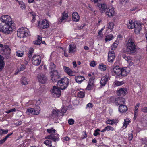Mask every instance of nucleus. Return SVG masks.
Listing matches in <instances>:
<instances>
[{
	"label": "nucleus",
	"mask_w": 147,
	"mask_h": 147,
	"mask_svg": "<svg viewBox=\"0 0 147 147\" xmlns=\"http://www.w3.org/2000/svg\"><path fill=\"white\" fill-rule=\"evenodd\" d=\"M114 26V24L112 22H109L108 24V29L112 30L113 29Z\"/></svg>",
	"instance_id": "de8ad7c7"
},
{
	"label": "nucleus",
	"mask_w": 147,
	"mask_h": 147,
	"mask_svg": "<svg viewBox=\"0 0 147 147\" xmlns=\"http://www.w3.org/2000/svg\"><path fill=\"white\" fill-rule=\"evenodd\" d=\"M109 77L108 76L105 75L102 77L101 80L100 82L102 86H104L107 83Z\"/></svg>",
	"instance_id": "b1692460"
},
{
	"label": "nucleus",
	"mask_w": 147,
	"mask_h": 147,
	"mask_svg": "<svg viewBox=\"0 0 147 147\" xmlns=\"http://www.w3.org/2000/svg\"><path fill=\"white\" fill-rule=\"evenodd\" d=\"M41 59L40 56L38 55H34L32 57V62L33 65L38 66L41 63Z\"/></svg>",
	"instance_id": "6e6552de"
},
{
	"label": "nucleus",
	"mask_w": 147,
	"mask_h": 147,
	"mask_svg": "<svg viewBox=\"0 0 147 147\" xmlns=\"http://www.w3.org/2000/svg\"><path fill=\"white\" fill-rule=\"evenodd\" d=\"M126 51L129 53H133L136 51V45L134 40L130 37L127 38Z\"/></svg>",
	"instance_id": "f257e3e1"
},
{
	"label": "nucleus",
	"mask_w": 147,
	"mask_h": 147,
	"mask_svg": "<svg viewBox=\"0 0 147 147\" xmlns=\"http://www.w3.org/2000/svg\"><path fill=\"white\" fill-rule=\"evenodd\" d=\"M134 28V31L136 34H139L142 28L141 25L140 23H136Z\"/></svg>",
	"instance_id": "4be33fe9"
},
{
	"label": "nucleus",
	"mask_w": 147,
	"mask_h": 147,
	"mask_svg": "<svg viewBox=\"0 0 147 147\" xmlns=\"http://www.w3.org/2000/svg\"><path fill=\"white\" fill-rule=\"evenodd\" d=\"M66 111L67 110L65 107H63L61 110L60 112L62 113H65L66 112Z\"/></svg>",
	"instance_id": "13d9d810"
},
{
	"label": "nucleus",
	"mask_w": 147,
	"mask_h": 147,
	"mask_svg": "<svg viewBox=\"0 0 147 147\" xmlns=\"http://www.w3.org/2000/svg\"><path fill=\"white\" fill-rule=\"evenodd\" d=\"M2 51L3 54L7 56L10 54L11 49L8 45H5L2 48Z\"/></svg>",
	"instance_id": "ddd939ff"
},
{
	"label": "nucleus",
	"mask_w": 147,
	"mask_h": 147,
	"mask_svg": "<svg viewBox=\"0 0 147 147\" xmlns=\"http://www.w3.org/2000/svg\"><path fill=\"white\" fill-rule=\"evenodd\" d=\"M37 40L35 41L34 44L38 45H40L41 42L42 40V37L39 35H38Z\"/></svg>",
	"instance_id": "c9c22d12"
},
{
	"label": "nucleus",
	"mask_w": 147,
	"mask_h": 147,
	"mask_svg": "<svg viewBox=\"0 0 147 147\" xmlns=\"http://www.w3.org/2000/svg\"><path fill=\"white\" fill-rule=\"evenodd\" d=\"M55 65L52 63H51L50 64L49 68L50 69L52 70L55 69Z\"/></svg>",
	"instance_id": "603ef678"
},
{
	"label": "nucleus",
	"mask_w": 147,
	"mask_h": 147,
	"mask_svg": "<svg viewBox=\"0 0 147 147\" xmlns=\"http://www.w3.org/2000/svg\"><path fill=\"white\" fill-rule=\"evenodd\" d=\"M72 19L75 22L78 21L80 17L76 12H73L72 14Z\"/></svg>",
	"instance_id": "c85d7f7f"
},
{
	"label": "nucleus",
	"mask_w": 147,
	"mask_h": 147,
	"mask_svg": "<svg viewBox=\"0 0 147 147\" xmlns=\"http://www.w3.org/2000/svg\"><path fill=\"white\" fill-rule=\"evenodd\" d=\"M12 133L7 134L3 139L0 140V144L3 143L6 140L7 138H8L11 135Z\"/></svg>",
	"instance_id": "f704fd0d"
},
{
	"label": "nucleus",
	"mask_w": 147,
	"mask_h": 147,
	"mask_svg": "<svg viewBox=\"0 0 147 147\" xmlns=\"http://www.w3.org/2000/svg\"><path fill=\"white\" fill-rule=\"evenodd\" d=\"M28 15L32 17V22H34L36 20V19L35 18V14L33 12H31L28 13Z\"/></svg>",
	"instance_id": "e433bc0d"
},
{
	"label": "nucleus",
	"mask_w": 147,
	"mask_h": 147,
	"mask_svg": "<svg viewBox=\"0 0 147 147\" xmlns=\"http://www.w3.org/2000/svg\"><path fill=\"white\" fill-rule=\"evenodd\" d=\"M44 144L48 147H54L51 144V141L50 140H46L44 142Z\"/></svg>",
	"instance_id": "473e14b6"
},
{
	"label": "nucleus",
	"mask_w": 147,
	"mask_h": 147,
	"mask_svg": "<svg viewBox=\"0 0 147 147\" xmlns=\"http://www.w3.org/2000/svg\"><path fill=\"white\" fill-rule=\"evenodd\" d=\"M69 82V80L67 78L65 77L58 81L57 85L61 90H64L67 87Z\"/></svg>",
	"instance_id": "20e7f679"
},
{
	"label": "nucleus",
	"mask_w": 147,
	"mask_h": 147,
	"mask_svg": "<svg viewBox=\"0 0 147 147\" xmlns=\"http://www.w3.org/2000/svg\"><path fill=\"white\" fill-rule=\"evenodd\" d=\"M125 100L124 98L121 97H119L115 99V102L116 105H122L125 103Z\"/></svg>",
	"instance_id": "2eb2a0df"
},
{
	"label": "nucleus",
	"mask_w": 147,
	"mask_h": 147,
	"mask_svg": "<svg viewBox=\"0 0 147 147\" xmlns=\"http://www.w3.org/2000/svg\"><path fill=\"white\" fill-rule=\"evenodd\" d=\"M98 6L102 11V13H103L104 12H105L106 10L107 9V6L105 4L103 3L99 4L98 5Z\"/></svg>",
	"instance_id": "cd10ccee"
},
{
	"label": "nucleus",
	"mask_w": 147,
	"mask_h": 147,
	"mask_svg": "<svg viewBox=\"0 0 147 147\" xmlns=\"http://www.w3.org/2000/svg\"><path fill=\"white\" fill-rule=\"evenodd\" d=\"M141 110L145 113H147V107H144L141 108Z\"/></svg>",
	"instance_id": "bf43d9fd"
},
{
	"label": "nucleus",
	"mask_w": 147,
	"mask_h": 147,
	"mask_svg": "<svg viewBox=\"0 0 147 147\" xmlns=\"http://www.w3.org/2000/svg\"><path fill=\"white\" fill-rule=\"evenodd\" d=\"M63 69L64 71L69 76H72L74 75V72L69 67L64 66L63 67Z\"/></svg>",
	"instance_id": "aec40b11"
},
{
	"label": "nucleus",
	"mask_w": 147,
	"mask_h": 147,
	"mask_svg": "<svg viewBox=\"0 0 147 147\" xmlns=\"http://www.w3.org/2000/svg\"><path fill=\"white\" fill-rule=\"evenodd\" d=\"M113 38V36L112 35H109L106 36L105 40L106 41L111 40Z\"/></svg>",
	"instance_id": "a18cd8bd"
},
{
	"label": "nucleus",
	"mask_w": 147,
	"mask_h": 147,
	"mask_svg": "<svg viewBox=\"0 0 147 147\" xmlns=\"http://www.w3.org/2000/svg\"><path fill=\"white\" fill-rule=\"evenodd\" d=\"M112 122V125L113 124H116L118 122V121L116 119H113L111 120Z\"/></svg>",
	"instance_id": "338daca9"
},
{
	"label": "nucleus",
	"mask_w": 147,
	"mask_h": 147,
	"mask_svg": "<svg viewBox=\"0 0 147 147\" xmlns=\"http://www.w3.org/2000/svg\"><path fill=\"white\" fill-rule=\"evenodd\" d=\"M34 49L33 48H30L29 52L28 53V56L29 58H31L32 57V55L33 53Z\"/></svg>",
	"instance_id": "ea45409f"
},
{
	"label": "nucleus",
	"mask_w": 147,
	"mask_h": 147,
	"mask_svg": "<svg viewBox=\"0 0 147 147\" xmlns=\"http://www.w3.org/2000/svg\"><path fill=\"white\" fill-rule=\"evenodd\" d=\"M107 130L109 131L111 130V131H113L115 130V129L113 127L110 126H108L106 127Z\"/></svg>",
	"instance_id": "3c124183"
},
{
	"label": "nucleus",
	"mask_w": 147,
	"mask_h": 147,
	"mask_svg": "<svg viewBox=\"0 0 147 147\" xmlns=\"http://www.w3.org/2000/svg\"><path fill=\"white\" fill-rule=\"evenodd\" d=\"M3 57L0 55V71L3 69L4 66V63L3 61Z\"/></svg>",
	"instance_id": "7c9ffc66"
},
{
	"label": "nucleus",
	"mask_w": 147,
	"mask_h": 147,
	"mask_svg": "<svg viewBox=\"0 0 147 147\" xmlns=\"http://www.w3.org/2000/svg\"><path fill=\"white\" fill-rule=\"evenodd\" d=\"M127 93V89L125 88H123L120 89L117 93V94L120 96H125Z\"/></svg>",
	"instance_id": "6ab92c4d"
},
{
	"label": "nucleus",
	"mask_w": 147,
	"mask_h": 147,
	"mask_svg": "<svg viewBox=\"0 0 147 147\" xmlns=\"http://www.w3.org/2000/svg\"><path fill=\"white\" fill-rule=\"evenodd\" d=\"M19 4L20 6V7L22 9H25L26 6L25 4L23 2L21 1L19 2Z\"/></svg>",
	"instance_id": "8fccbe9b"
},
{
	"label": "nucleus",
	"mask_w": 147,
	"mask_h": 147,
	"mask_svg": "<svg viewBox=\"0 0 147 147\" xmlns=\"http://www.w3.org/2000/svg\"><path fill=\"white\" fill-rule=\"evenodd\" d=\"M83 134L81 136V138L82 139H83L84 138H86L87 137V134H86V132H83Z\"/></svg>",
	"instance_id": "6e6d98bb"
},
{
	"label": "nucleus",
	"mask_w": 147,
	"mask_h": 147,
	"mask_svg": "<svg viewBox=\"0 0 147 147\" xmlns=\"http://www.w3.org/2000/svg\"><path fill=\"white\" fill-rule=\"evenodd\" d=\"M122 57L125 59L128 62H130L131 61L130 59V57H129L123 54L122 55Z\"/></svg>",
	"instance_id": "09e8293b"
},
{
	"label": "nucleus",
	"mask_w": 147,
	"mask_h": 147,
	"mask_svg": "<svg viewBox=\"0 0 147 147\" xmlns=\"http://www.w3.org/2000/svg\"><path fill=\"white\" fill-rule=\"evenodd\" d=\"M85 92H83L79 91L78 93V96L80 98H82L85 96Z\"/></svg>",
	"instance_id": "a19ab883"
},
{
	"label": "nucleus",
	"mask_w": 147,
	"mask_h": 147,
	"mask_svg": "<svg viewBox=\"0 0 147 147\" xmlns=\"http://www.w3.org/2000/svg\"><path fill=\"white\" fill-rule=\"evenodd\" d=\"M63 140L67 141L70 140V138L67 136H66L64 137L63 138Z\"/></svg>",
	"instance_id": "774afa93"
},
{
	"label": "nucleus",
	"mask_w": 147,
	"mask_h": 147,
	"mask_svg": "<svg viewBox=\"0 0 147 147\" xmlns=\"http://www.w3.org/2000/svg\"><path fill=\"white\" fill-rule=\"evenodd\" d=\"M119 111L121 113L126 112L127 110V107L123 105H120L119 107Z\"/></svg>",
	"instance_id": "a878e982"
},
{
	"label": "nucleus",
	"mask_w": 147,
	"mask_h": 147,
	"mask_svg": "<svg viewBox=\"0 0 147 147\" xmlns=\"http://www.w3.org/2000/svg\"><path fill=\"white\" fill-rule=\"evenodd\" d=\"M0 20L2 22V24H10L11 25L13 23L11 17L7 15L2 16L0 18Z\"/></svg>",
	"instance_id": "423d86ee"
},
{
	"label": "nucleus",
	"mask_w": 147,
	"mask_h": 147,
	"mask_svg": "<svg viewBox=\"0 0 147 147\" xmlns=\"http://www.w3.org/2000/svg\"><path fill=\"white\" fill-rule=\"evenodd\" d=\"M121 69L118 66H116L111 69V71L113 75H120Z\"/></svg>",
	"instance_id": "f8f14e48"
},
{
	"label": "nucleus",
	"mask_w": 147,
	"mask_h": 147,
	"mask_svg": "<svg viewBox=\"0 0 147 147\" xmlns=\"http://www.w3.org/2000/svg\"><path fill=\"white\" fill-rule=\"evenodd\" d=\"M38 78L39 82L42 83H45L47 81V77L43 74H40L38 76Z\"/></svg>",
	"instance_id": "f3484780"
},
{
	"label": "nucleus",
	"mask_w": 147,
	"mask_h": 147,
	"mask_svg": "<svg viewBox=\"0 0 147 147\" xmlns=\"http://www.w3.org/2000/svg\"><path fill=\"white\" fill-rule=\"evenodd\" d=\"M22 84L23 85H26L28 84V81L26 77H22L21 78Z\"/></svg>",
	"instance_id": "4c0bfd02"
},
{
	"label": "nucleus",
	"mask_w": 147,
	"mask_h": 147,
	"mask_svg": "<svg viewBox=\"0 0 147 147\" xmlns=\"http://www.w3.org/2000/svg\"><path fill=\"white\" fill-rule=\"evenodd\" d=\"M49 22L46 19H44L38 23V27L41 29L47 28L49 26Z\"/></svg>",
	"instance_id": "9d476101"
},
{
	"label": "nucleus",
	"mask_w": 147,
	"mask_h": 147,
	"mask_svg": "<svg viewBox=\"0 0 147 147\" xmlns=\"http://www.w3.org/2000/svg\"><path fill=\"white\" fill-rule=\"evenodd\" d=\"M130 122V120L128 119H124V122L123 123V127L124 129L126 128L127 127V125Z\"/></svg>",
	"instance_id": "72a5a7b5"
},
{
	"label": "nucleus",
	"mask_w": 147,
	"mask_h": 147,
	"mask_svg": "<svg viewBox=\"0 0 147 147\" xmlns=\"http://www.w3.org/2000/svg\"><path fill=\"white\" fill-rule=\"evenodd\" d=\"M40 111V110L36 111L33 108H29L27 109L26 113L28 115H29L30 114L37 115L39 114Z\"/></svg>",
	"instance_id": "dca6fc26"
},
{
	"label": "nucleus",
	"mask_w": 147,
	"mask_h": 147,
	"mask_svg": "<svg viewBox=\"0 0 147 147\" xmlns=\"http://www.w3.org/2000/svg\"><path fill=\"white\" fill-rule=\"evenodd\" d=\"M47 131L50 135L47 136L46 137V138L53 140L54 142L59 140V135L57 133H56V131L53 128L47 129Z\"/></svg>",
	"instance_id": "f03ea898"
},
{
	"label": "nucleus",
	"mask_w": 147,
	"mask_h": 147,
	"mask_svg": "<svg viewBox=\"0 0 147 147\" xmlns=\"http://www.w3.org/2000/svg\"><path fill=\"white\" fill-rule=\"evenodd\" d=\"M118 45V42L117 41H115L113 44L111 46V48L112 50H114L117 48Z\"/></svg>",
	"instance_id": "58836bf2"
},
{
	"label": "nucleus",
	"mask_w": 147,
	"mask_h": 147,
	"mask_svg": "<svg viewBox=\"0 0 147 147\" xmlns=\"http://www.w3.org/2000/svg\"><path fill=\"white\" fill-rule=\"evenodd\" d=\"M25 66L24 65H22L20 69H18V71L17 72H16L15 74V75L17 74L18 72L24 70L25 69Z\"/></svg>",
	"instance_id": "c03bdc74"
},
{
	"label": "nucleus",
	"mask_w": 147,
	"mask_h": 147,
	"mask_svg": "<svg viewBox=\"0 0 147 147\" xmlns=\"http://www.w3.org/2000/svg\"><path fill=\"white\" fill-rule=\"evenodd\" d=\"M16 55L18 57H22L24 53L22 51H18L16 52Z\"/></svg>",
	"instance_id": "37998d69"
},
{
	"label": "nucleus",
	"mask_w": 147,
	"mask_h": 147,
	"mask_svg": "<svg viewBox=\"0 0 147 147\" xmlns=\"http://www.w3.org/2000/svg\"><path fill=\"white\" fill-rule=\"evenodd\" d=\"M16 111V109L15 108H13L12 109L8 110L6 111V112L7 113H9L11 112H15Z\"/></svg>",
	"instance_id": "4d7b16f0"
},
{
	"label": "nucleus",
	"mask_w": 147,
	"mask_h": 147,
	"mask_svg": "<svg viewBox=\"0 0 147 147\" xmlns=\"http://www.w3.org/2000/svg\"><path fill=\"white\" fill-rule=\"evenodd\" d=\"M68 52L69 53L72 54L76 52V47L74 44H71L69 45V47Z\"/></svg>",
	"instance_id": "a211bd4d"
},
{
	"label": "nucleus",
	"mask_w": 147,
	"mask_h": 147,
	"mask_svg": "<svg viewBox=\"0 0 147 147\" xmlns=\"http://www.w3.org/2000/svg\"><path fill=\"white\" fill-rule=\"evenodd\" d=\"M105 14L108 16L110 17L112 16L114 14V9L113 8L111 9H107L106 10Z\"/></svg>",
	"instance_id": "5701e85b"
},
{
	"label": "nucleus",
	"mask_w": 147,
	"mask_h": 147,
	"mask_svg": "<svg viewBox=\"0 0 147 147\" xmlns=\"http://www.w3.org/2000/svg\"><path fill=\"white\" fill-rule=\"evenodd\" d=\"M62 17L64 19H65L68 17V15L67 13L65 12L63 13L62 14Z\"/></svg>",
	"instance_id": "052dcab7"
},
{
	"label": "nucleus",
	"mask_w": 147,
	"mask_h": 147,
	"mask_svg": "<svg viewBox=\"0 0 147 147\" xmlns=\"http://www.w3.org/2000/svg\"><path fill=\"white\" fill-rule=\"evenodd\" d=\"M75 79L76 82L79 84L81 83L83 81L85 80L84 77L81 76H76Z\"/></svg>",
	"instance_id": "393cba45"
},
{
	"label": "nucleus",
	"mask_w": 147,
	"mask_h": 147,
	"mask_svg": "<svg viewBox=\"0 0 147 147\" xmlns=\"http://www.w3.org/2000/svg\"><path fill=\"white\" fill-rule=\"evenodd\" d=\"M96 64L94 61H91L90 63V65L91 66L94 67L96 65Z\"/></svg>",
	"instance_id": "680f3d73"
},
{
	"label": "nucleus",
	"mask_w": 147,
	"mask_h": 147,
	"mask_svg": "<svg viewBox=\"0 0 147 147\" xmlns=\"http://www.w3.org/2000/svg\"><path fill=\"white\" fill-rule=\"evenodd\" d=\"M135 24L134 23L132 20H129L128 22L127 23V26L128 28L132 29L134 28Z\"/></svg>",
	"instance_id": "c756f323"
},
{
	"label": "nucleus",
	"mask_w": 147,
	"mask_h": 147,
	"mask_svg": "<svg viewBox=\"0 0 147 147\" xmlns=\"http://www.w3.org/2000/svg\"><path fill=\"white\" fill-rule=\"evenodd\" d=\"M58 86H54L53 89L51 91L52 94L57 97H59L61 95V92Z\"/></svg>",
	"instance_id": "9b49d317"
},
{
	"label": "nucleus",
	"mask_w": 147,
	"mask_h": 147,
	"mask_svg": "<svg viewBox=\"0 0 147 147\" xmlns=\"http://www.w3.org/2000/svg\"><path fill=\"white\" fill-rule=\"evenodd\" d=\"M100 131V130L99 129H97L96 130L94 133V135L95 136H97L99 134V132Z\"/></svg>",
	"instance_id": "864d4df0"
},
{
	"label": "nucleus",
	"mask_w": 147,
	"mask_h": 147,
	"mask_svg": "<svg viewBox=\"0 0 147 147\" xmlns=\"http://www.w3.org/2000/svg\"><path fill=\"white\" fill-rule=\"evenodd\" d=\"M123 84L124 82L123 81L119 82L118 81H115L114 82V84L115 85H116L118 86L122 85Z\"/></svg>",
	"instance_id": "49530a36"
},
{
	"label": "nucleus",
	"mask_w": 147,
	"mask_h": 147,
	"mask_svg": "<svg viewBox=\"0 0 147 147\" xmlns=\"http://www.w3.org/2000/svg\"><path fill=\"white\" fill-rule=\"evenodd\" d=\"M17 35L20 38H24L27 36L30 35V33L27 28L22 27L18 30Z\"/></svg>",
	"instance_id": "39448f33"
},
{
	"label": "nucleus",
	"mask_w": 147,
	"mask_h": 147,
	"mask_svg": "<svg viewBox=\"0 0 147 147\" xmlns=\"http://www.w3.org/2000/svg\"><path fill=\"white\" fill-rule=\"evenodd\" d=\"M99 68L102 71H104L106 69V66L105 65L101 64L99 65Z\"/></svg>",
	"instance_id": "79ce46f5"
},
{
	"label": "nucleus",
	"mask_w": 147,
	"mask_h": 147,
	"mask_svg": "<svg viewBox=\"0 0 147 147\" xmlns=\"http://www.w3.org/2000/svg\"><path fill=\"white\" fill-rule=\"evenodd\" d=\"M50 74L51 80L54 82L58 81L60 78V74L58 73L57 70H53L50 72Z\"/></svg>",
	"instance_id": "0eeeda50"
},
{
	"label": "nucleus",
	"mask_w": 147,
	"mask_h": 147,
	"mask_svg": "<svg viewBox=\"0 0 147 147\" xmlns=\"http://www.w3.org/2000/svg\"><path fill=\"white\" fill-rule=\"evenodd\" d=\"M93 106V104L91 103H89L86 106V108H92Z\"/></svg>",
	"instance_id": "e2e57ef3"
},
{
	"label": "nucleus",
	"mask_w": 147,
	"mask_h": 147,
	"mask_svg": "<svg viewBox=\"0 0 147 147\" xmlns=\"http://www.w3.org/2000/svg\"><path fill=\"white\" fill-rule=\"evenodd\" d=\"M140 105V104L139 103H137L136 105L134 110V118H136L138 116L139 111L138 108Z\"/></svg>",
	"instance_id": "bb28decb"
},
{
	"label": "nucleus",
	"mask_w": 147,
	"mask_h": 147,
	"mask_svg": "<svg viewBox=\"0 0 147 147\" xmlns=\"http://www.w3.org/2000/svg\"><path fill=\"white\" fill-rule=\"evenodd\" d=\"M142 147H147V138L142 139Z\"/></svg>",
	"instance_id": "2f4dec72"
},
{
	"label": "nucleus",
	"mask_w": 147,
	"mask_h": 147,
	"mask_svg": "<svg viewBox=\"0 0 147 147\" xmlns=\"http://www.w3.org/2000/svg\"><path fill=\"white\" fill-rule=\"evenodd\" d=\"M68 123L70 125H72L74 123V120L72 119H69L68 121Z\"/></svg>",
	"instance_id": "5fc2aeb1"
},
{
	"label": "nucleus",
	"mask_w": 147,
	"mask_h": 147,
	"mask_svg": "<svg viewBox=\"0 0 147 147\" xmlns=\"http://www.w3.org/2000/svg\"><path fill=\"white\" fill-rule=\"evenodd\" d=\"M106 123L107 124L112 125V122L111 120H107L106 121Z\"/></svg>",
	"instance_id": "69168bd1"
},
{
	"label": "nucleus",
	"mask_w": 147,
	"mask_h": 147,
	"mask_svg": "<svg viewBox=\"0 0 147 147\" xmlns=\"http://www.w3.org/2000/svg\"><path fill=\"white\" fill-rule=\"evenodd\" d=\"M115 57V52L112 51H110L108 53V61L112 62L113 61Z\"/></svg>",
	"instance_id": "4468645a"
},
{
	"label": "nucleus",
	"mask_w": 147,
	"mask_h": 147,
	"mask_svg": "<svg viewBox=\"0 0 147 147\" xmlns=\"http://www.w3.org/2000/svg\"><path fill=\"white\" fill-rule=\"evenodd\" d=\"M129 72V67H124L121 69L120 75L124 76L127 75Z\"/></svg>",
	"instance_id": "412c9836"
},
{
	"label": "nucleus",
	"mask_w": 147,
	"mask_h": 147,
	"mask_svg": "<svg viewBox=\"0 0 147 147\" xmlns=\"http://www.w3.org/2000/svg\"><path fill=\"white\" fill-rule=\"evenodd\" d=\"M119 1L122 4H125L127 1V0H119Z\"/></svg>",
	"instance_id": "0e129e2a"
},
{
	"label": "nucleus",
	"mask_w": 147,
	"mask_h": 147,
	"mask_svg": "<svg viewBox=\"0 0 147 147\" xmlns=\"http://www.w3.org/2000/svg\"><path fill=\"white\" fill-rule=\"evenodd\" d=\"M94 79V77H92L89 78L86 87V89L88 90H92L95 87Z\"/></svg>",
	"instance_id": "1a4fd4ad"
},
{
	"label": "nucleus",
	"mask_w": 147,
	"mask_h": 147,
	"mask_svg": "<svg viewBox=\"0 0 147 147\" xmlns=\"http://www.w3.org/2000/svg\"><path fill=\"white\" fill-rule=\"evenodd\" d=\"M13 26L10 24H0V31L6 34H9L13 30Z\"/></svg>",
	"instance_id": "7ed1b4c3"
}]
</instances>
